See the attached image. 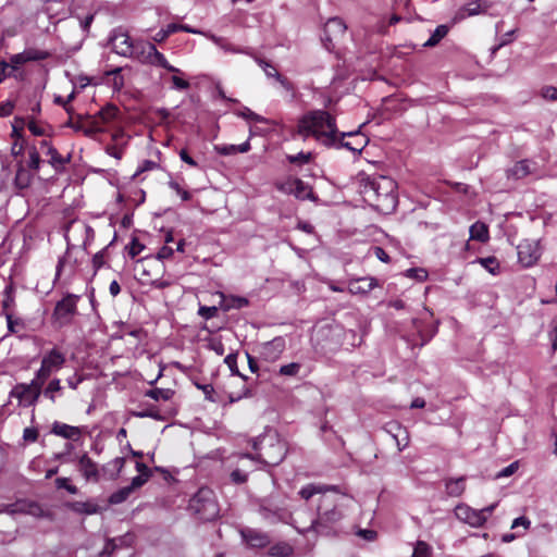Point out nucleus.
<instances>
[{
	"instance_id": "f257e3e1",
	"label": "nucleus",
	"mask_w": 557,
	"mask_h": 557,
	"mask_svg": "<svg viewBox=\"0 0 557 557\" xmlns=\"http://www.w3.org/2000/svg\"><path fill=\"white\" fill-rule=\"evenodd\" d=\"M397 184L383 175L367 176L361 180L359 193L364 202L376 211L388 214L397 207Z\"/></svg>"
},
{
	"instance_id": "f03ea898",
	"label": "nucleus",
	"mask_w": 557,
	"mask_h": 557,
	"mask_svg": "<svg viewBox=\"0 0 557 557\" xmlns=\"http://www.w3.org/2000/svg\"><path fill=\"white\" fill-rule=\"evenodd\" d=\"M297 132L304 138L313 136L325 146L337 143V126L335 117L324 110H311L298 121Z\"/></svg>"
},
{
	"instance_id": "7ed1b4c3",
	"label": "nucleus",
	"mask_w": 557,
	"mask_h": 557,
	"mask_svg": "<svg viewBox=\"0 0 557 557\" xmlns=\"http://www.w3.org/2000/svg\"><path fill=\"white\" fill-rule=\"evenodd\" d=\"M337 491L330 495L321 496L317 518L312 519L307 527H300L298 521L294 520L295 529L301 534L312 531L317 534L329 535L344 517L343 511L339 509Z\"/></svg>"
},
{
	"instance_id": "20e7f679",
	"label": "nucleus",
	"mask_w": 557,
	"mask_h": 557,
	"mask_svg": "<svg viewBox=\"0 0 557 557\" xmlns=\"http://www.w3.org/2000/svg\"><path fill=\"white\" fill-rule=\"evenodd\" d=\"M256 456L245 454L240 459H257L267 466H277L286 456V445L275 435L262 436L253 442Z\"/></svg>"
},
{
	"instance_id": "39448f33",
	"label": "nucleus",
	"mask_w": 557,
	"mask_h": 557,
	"mask_svg": "<svg viewBox=\"0 0 557 557\" xmlns=\"http://www.w3.org/2000/svg\"><path fill=\"white\" fill-rule=\"evenodd\" d=\"M189 509L203 521H211L219 515V505L215 498V494L211 488L201 487L190 498Z\"/></svg>"
},
{
	"instance_id": "423d86ee",
	"label": "nucleus",
	"mask_w": 557,
	"mask_h": 557,
	"mask_svg": "<svg viewBox=\"0 0 557 557\" xmlns=\"http://www.w3.org/2000/svg\"><path fill=\"white\" fill-rule=\"evenodd\" d=\"M79 297L74 294H67L60 301L57 302L52 319L58 327H63L72 323L74 317L77 314V301Z\"/></svg>"
},
{
	"instance_id": "0eeeda50",
	"label": "nucleus",
	"mask_w": 557,
	"mask_h": 557,
	"mask_svg": "<svg viewBox=\"0 0 557 557\" xmlns=\"http://www.w3.org/2000/svg\"><path fill=\"white\" fill-rule=\"evenodd\" d=\"M313 342L317 350L324 355L336 350L341 344L337 330L330 325L320 327L313 336Z\"/></svg>"
},
{
	"instance_id": "6e6552de",
	"label": "nucleus",
	"mask_w": 557,
	"mask_h": 557,
	"mask_svg": "<svg viewBox=\"0 0 557 557\" xmlns=\"http://www.w3.org/2000/svg\"><path fill=\"white\" fill-rule=\"evenodd\" d=\"M135 42L122 27L114 28L109 36V44L113 52L125 58L132 57L134 53Z\"/></svg>"
},
{
	"instance_id": "1a4fd4ad",
	"label": "nucleus",
	"mask_w": 557,
	"mask_h": 557,
	"mask_svg": "<svg viewBox=\"0 0 557 557\" xmlns=\"http://www.w3.org/2000/svg\"><path fill=\"white\" fill-rule=\"evenodd\" d=\"M519 262L525 267H532L541 257L539 242L524 239L517 246Z\"/></svg>"
},
{
	"instance_id": "9d476101",
	"label": "nucleus",
	"mask_w": 557,
	"mask_h": 557,
	"mask_svg": "<svg viewBox=\"0 0 557 557\" xmlns=\"http://www.w3.org/2000/svg\"><path fill=\"white\" fill-rule=\"evenodd\" d=\"M40 394L41 392L32 382L29 384L20 383L12 388L10 397L16 398L21 406L28 407L36 404Z\"/></svg>"
},
{
	"instance_id": "9b49d317",
	"label": "nucleus",
	"mask_w": 557,
	"mask_h": 557,
	"mask_svg": "<svg viewBox=\"0 0 557 557\" xmlns=\"http://www.w3.org/2000/svg\"><path fill=\"white\" fill-rule=\"evenodd\" d=\"M259 513L270 523H276L278 521L286 522L290 517V513L285 508L273 504L270 499L261 502Z\"/></svg>"
},
{
	"instance_id": "f8f14e48",
	"label": "nucleus",
	"mask_w": 557,
	"mask_h": 557,
	"mask_svg": "<svg viewBox=\"0 0 557 557\" xmlns=\"http://www.w3.org/2000/svg\"><path fill=\"white\" fill-rule=\"evenodd\" d=\"M454 513L458 520L474 528L482 527L485 523L483 513L479 509H473L466 504L457 505Z\"/></svg>"
},
{
	"instance_id": "ddd939ff",
	"label": "nucleus",
	"mask_w": 557,
	"mask_h": 557,
	"mask_svg": "<svg viewBox=\"0 0 557 557\" xmlns=\"http://www.w3.org/2000/svg\"><path fill=\"white\" fill-rule=\"evenodd\" d=\"M285 350V339L281 336L261 345L260 356L263 360L274 362Z\"/></svg>"
},
{
	"instance_id": "4468645a",
	"label": "nucleus",
	"mask_w": 557,
	"mask_h": 557,
	"mask_svg": "<svg viewBox=\"0 0 557 557\" xmlns=\"http://www.w3.org/2000/svg\"><path fill=\"white\" fill-rule=\"evenodd\" d=\"M255 60L258 63V65L260 67H262V70L264 71L267 77L275 78V81L277 83H280V85L286 91L294 94V91H295L294 84L287 77L281 75L278 73V71L276 70V67L271 62H269V61H267L264 59H261V58H256Z\"/></svg>"
},
{
	"instance_id": "2eb2a0df",
	"label": "nucleus",
	"mask_w": 557,
	"mask_h": 557,
	"mask_svg": "<svg viewBox=\"0 0 557 557\" xmlns=\"http://www.w3.org/2000/svg\"><path fill=\"white\" fill-rule=\"evenodd\" d=\"M375 286H377L376 278L364 276L349 280L347 289L352 295H367Z\"/></svg>"
},
{
	"instance_id": "dca6fc26",
	"label": "nucleus",
	"mask_w": 557,
	"mask_h": 557,
	"mask_svg": "<svg viewBox=\"0 0 557 557\" xmlns=\"http://www.w3.org/2000/svg\"><path fill=\"white\" fill-rule=\"evenodd\" d=\"M64 363L65 355L58 348L48 350L41 358V366L50 370L52 373L59 371Z\"/></svg>"
},
{
	"instance_id": "f3484780",
	"label": "nucleus",
	"mask_w": 557,
	"mask_h": 557,
	"mask_svg": "<svg viewBox=\"0 0 557 557\" xmlns=\"http://www.w3.org/2000/svg\"><path fill=\"white\" fill-rule=\"evenodd\" d=\"M78 470L86 480H92L95 482L99 480L98 466L86 453L78 459Z\"/></svg>"
},
{
	"instance_id": "a211bd4d",
	"label": "nucleus",
	"mask_w": 557,
	"mask_h": 557,
	"mask_svg": "<svg viewBox=\"0 0 557 557\" xmlns=\"http://www.w3.org/2000/svg\"><path fill=\"white\" fill-rule=\"evenodd\" d=\"M51 432L54 435L61 436L66 440L77 441L82 435V429L78 426L69 425L66 423H62L55 421L52 424Z\"/></svg>"
},
{
	"instance_id": "6ab92c4d",
	"label": "nucleus",
	"mask_w": 557,
	"mask_h": 557,
	"mask_svg": "<svg viewBox=\"0 0 557 557\" xmlns=\"http://www.w3.org/2000/svg\"><path fill=\"white\" fill-rule=\"evenodd\" d=\"M34 174L26 169L23 161H18L16 164V173L14 177V186L20 189H26L33 182Z\"/></svg>"
},
{
	"instance_id": "aec40b11",
	"label": "nucleus",
	"mask_w": 557,
	"mask_h": 557,
	"mask_svg": "<svg viewBox=\"0 0 557 557\" xmlns=\"http://www.w3.org/2000/svg\"><path fill=\"white\" fill-rule=\"evenodd\" d=\"M336 488L337 487L334 485L308 484L299 491V495L301 498L308 500L315 494H321V496H323V495H330L331 493H335Z\"/></svg>"
},
{
	"instance_id": "412c9836",
	"label": "nucleus",
	"mask_w": 557,
	"mask_h": 557,
	"mask_svg": "<svg viewBox=\"0 0 557 557\" xmlns=\"http://www.w3.org/2000/svg\"><path fill=\"white\" fill-rule=\"evenodd\" d=\"M387 432L392 434L399 451H401L404 448H406L408 446V444H409L408 432L400 424H398V423L387 424Z\"/></svg>"
},
{
	"instance_id": "4be33fe9",
	"label": "nucleus",
	"mask_w": 557,
	"mask_h": 557,
	"mask_svg": "<svg viewBox=\"0 0 557 557\" xmlns=\"http://www.w3.org/2000/svg\"><path fill=\"white\" fill-rule=\"evenodd\" d=\"M120 110L113 104H107L95 116L99 120L101 126L114 124L120 121Z\"/></svg>"
},
{
	"instance_id": "5701e85b",
	"label": "nucleus",
	"mask_w": 557,
	"mask_h": 557,
	"mask_svg": "<svg viewBox=\"0 0 557 557\" xmlns=\"http://www.w3.org/2000/svg\"><path fill=\"white\" fill-rule=\"evenodd\" d=\"M243 539L253 547H263L270 543L269 536L255 529H246L242 531Z\"/></svg>"
},
{
	"instance_id": "b1692460",
	"label": "nucleus",
	"mask_w": 557,
	"mask_h": 557,
	"mask_svg": "<svg viewBox=\"0 0 557 557\" xmlns=\"http://www.w3.org/2000/svg\"><path fill=\"white\" fill-rule=\"evenodd\" d=\"M150 47H154V45L145 41H136L134 45V53L131 58L139 61L143 64L150 65V60L152 58V51L150 50Z\"/></svg>"
},
{
	"instance_id": "393cba45",
	"label": "nucleus",
	"mask_w": 557,
	"mask_h": 557,
	"mask_svg": "<svg viewBox=\"0 0 557 557\" xmlns=\"http://www.w3.org/2000/svg\"><path fill=\"white\" fill-rule=\"evenodd\" d=\"M79 132L87 137L94 138L97 134L107 132V128L101 126L97 116L94 115L86 121L79 122Z\"/></svg>"
},
{
	"instance_id": "a878e982",
	"label": "nucleus",
	"mask_w": 557,
	"mask_h": 557,
	"mask_svg": "<svg viewBox=\"0 0 557 557\" xmlns=\"http://www.w3.org/2000/svg\"><path fill=\"white\" fill-rule=\"evenodd\" d=\"M484 10L485 8L482 7L480 0L469 2L457 11L454 21L459 22L461 20H465L466 17L478 15L482 13Z\"/></svg>"
},
{
	"instance_id": "bb28decb",
	"label": "nucleus",
	"mask_w": 557,
	"mask_h": 557,
	"mask_svg": "<svg viewBox=\"0 0 557 557\" xmlns=\"http://www.w3.org/2000/svg\"><path fill=\"white\" fill-rule=\"evenodd\" d=\"M346 25L339 17L330 18L324 25V34L327 40H331L333 37H339L345 34Z\"/></svg>"
},
{
	"instance_id": "cd10ccee",
	"label": "nucleus",
	"mask_w": 557,
	"mask_h": 557,
	"mask_svg": "<svg viewBox=\"0 0 557 557\" xmlns=\"http://www.w3.org/2000/svg\"><path fill=\"white\" fill-rule=\"evenodd\" d=\"M466 490V476H459L457 479L445 480V491L450 497H459Z\"/></svg>"
},
{
	"instance_id": "c85d7f7f",
	"label": "nucleus",
	"mask_w": 557,
	"mask_h": 557,
	"mask_svg": "<svg viewBox=\"0 0 557 557\" xmlns=\"http://www.w3.org/2000/svg\"><path fill=\"white\" fill-rule=\"evenodd\" d=\"M150 50L152 51V58L150 60V65L165 69V70H168L169 72H172V73H182L180 69L171 65L168 62L165 57L161 52L158 51L156 46L154 47H150Z\"/></svg>"
},
{
	"instance_id": "c756f323",
	"label": "nucleus",
	"mask_w": 557,
	"mask_h": 557,
	"mask_svg": "<svg viewBox=\"0 0 557 557\" xmlns=\"http://www.w3.org/2000/svg\"><path fill=\"white\" fill-rule=\"evenodd\" d=\"M529 174H531L529 160L518 161L513 164V166H511L507 171L508 177H512L515 180L523 178V177L528 176Z\"/></svg>"
},
{
	"instance_id": "7c9ffc66",
	"label": "nucleus",
	"mask_w": 557,
	"mask_h": 557,
	"mask_svg": "<svg viewBox=\"0 0 557 557\" xmlns=\"http://www.w3.org/2000/svg\"><path fill=\"white\" fill-rule=\"evenodd\" d=\"M293 184H294V196L296 198L301 199V200H305V199L314 200L315 199L314 194L311 190V188L309 187V185L306 184L305 182H302L300 178H294Z\"/></svg>"
},
{
	"instance_id": "2f4dec72",
	"label": "nucleus",
	"mask_w": 557,
	"mask_h": 557,
	"mask_svg": "<svg viewBox=\"0 0 557 557\" xmlns=\"http://www.w3.org/2000/svg\"><path fill=\"white\" fill-rule=\"evenodd\" d=\"M8 333L15 334L17 337H24V331L26 327L25 321L21 318H15L13 314H7Z\"/></svg>"
},
{
	"instance_id": "473e14b6",
	"label": "nucleus",
	"mask_w": 557,
	"mask_h": 557,
	"mask_svg": "<svg viewBox=\"0 0 557 557\" xmlns=\"http://www.w3.org/2000/svg\"><path fill=\"white\" fill-rule=\"evenodd\" d=\"M470 238L481 243L487 242L490 238L487 225L480 221L472 224L470 226Z\"/></svg>"
},
{
	"instance_id": "72a5a7b5",
	"label": "nucleus",
	"mask_w": 557,
	"mask_h": 557,
	"mask_svg": "<svg viewBox=\"0 0 557 557\" xmlns=\"http://www.w3.org/2000/svg\"><path fill=\"white\" fill-rule=\"evenodd\" d=\"M67 507L77 513L94 515L99 511V506L92 502H72Z\"/></svg>"
},
{
	"instance_id": "f704fd0d",
	"label": "nucleus",
	"mask_w": 557,
	"mask_h": 557,
	"mask_svg": "<svg viewBox=\"0 0 557 557\" xmlns=\"http://www.w3.org/2000/svg\"><path fill=\"white\" fill-rule=\"evenodd\" d=\"M15 306L14 288L12 285H8L3 292L2 299V313L7 318V314H13L12 308Z\"/></svg>"
},
{
	"instance_id": "c9c22d12",
	"label": "nucleus",
	"mask_w": 557,
	"mask_h": 557,
	"mask_svg": "<svg viewBox=\"0 0 557 557\" xmlns=\"http://www.w3.org/2000/svg\"><path fill=\"white\" fill-rule=\"evenodd\" d=\"M45 153L46 156L50 157L48 162L55 170V172H63V157L58 152V150L53 146H49Z\"/></svg>"
},
{
	"instance_id": "e433bc0d",
	"label": "nucleus",
	"mask_w": 557,
	"mask_h": 557,
	"mask_svg": "<svg viewBox=\"0 0 557 557\" xmlns=\"http://www.w3.org/2000/svg\"><path fill=\"white\" fill-rule=\"evenodd\" d=\"M153 400H169L173 397L174 391L170 388H151L145 394Z\"/></svg>"
},
{
	"instance_id": "4c0bfd02",
	"label": "nucleus",
	"mask_w": 557,
	"mask_h": 557,
	"mask_svg": "<svg viewBox=\"0 0 557 557\" xmlns=\"http://www.w3.org/2000/svg\"><path fill=\"white\" fill-rule=\"evenodd\" d=\"M448 33V27L446 25H438L431 37L424 42V47H434L436 46Z\"/></svg>"
},
{
	"instance_id": "58836bf2",
	"label": "nucleus",
	"mask_w": 557,
	"mask_h": 557,
	"mask_svg": "<svg viewBox=\"0 0 557 557\" xmlns=\"http://www.w3.org/2000/svg\"><path fill=\"white\" fill-rule=\"evenodd\" d=\"M111 139L113 141L112 145H116V146L125 148L128 144L129 136L125 134L123 128H121L120 126H115V124H114L113 131L111 134Z\"/></svg>"
},
{
	"instance_id": "ea45409f",
	"label": "nucleus",
	"mask_w": 557,
	"mask_h": 557,
	"mask_svg": "<svg viewBox=\"0 0 557 557\" xmlns=\"http://www.w3.org/2000/svg\"><path fill=\"white\" fill-rule=\"evenodd\" d=\"M293 554V548L287 543H278L270 547L269 555L272 557H288Z\"/></svg>"
},
{
	"instance_id": "a19ab883",
	"label": "nucleus",
	"mask_w": 557,
	"mask_h": 557,
	"mask_svg": "<svg viewBox=\"0 0 557 557\" xmlns=\"http://www.w3.org/2000/svg\"><path fill=\"white\" fill-rule=\"evenodd\" d=\"M62 389V386H61V381L59 379H53L49 382V384L47 385V387L44 389V392L41 391V393L44 394V396L48 399H50L52 403L55 401L57 399V393L60 392Z\"/></svg>"
},
{
	"instance_id": "79ce46f5",
	"label": "nucleus",
	"mask_w": 557,
	"mask_h": 557,
	"mask_svg": "<svg viewBox=\"0 0 557 557\" xmlns=\"http://www.w3.org/2000/svg\"><path fill=\"white\" fill-rule=\"evenodd\" d=\"M236 114L239 117H243L247 121H253L256 123H267V124L270 123V120H268L267 117H264L262 115L255 113L247 107H244L242 110L237 111Z\"/></svg>"
},
{
	"instance_id": "37998d69",
	"label": "nucleus",
	"mask_w": 557,
	"mask_h": 557,
	"mask_svg": "<svg viewBox=\"0 0 557 557\" xmlns=\"http://www.w3.org/2000/svg\"><path fill=\"white\" fill-rule=\"evenodd\" d=\"M132 493L133 491L128 485L124 486L110 495L109 503L112 505L122 504L129 497Z\"/></svg>"
},
{
	"instance_id": "c03bdc74",
	"label": "nucleus",
	"mask_w": 557,
	"mask_h": 557,
	"mask_svg": "<svg viewBox=\"0 0 557 557\" xmlns=\"http://www.w3.org/2000/svg\"><path fill=\"white\" fill-rule=\"evenodd\" d=\"M51 374L52 372L50 370L40 364V368L36 372L35 377L32 380L33 385L41 392L45 382Z\"/></svg>"
},
{
	"instance_id": "a18cd8bd",
	"label": "nucleus",
	"mask_w": 557,
	"mask_h": 557,
	"mask_svg": "<svg viewBox=\"0 0 557 557\" xmlns=\"http://www.w3.org/2000/svg\"><path fill=\"white\" fill-rule=\"evenodd\" d=\"M476 262L493 275L499 272V262L495 257L479 258Z\"/></svg>"
},
{
	"instance_id": "49530a36",
	"label": "nucleus",
	"mask_w": 557,
	"mask_h": 557,
	"mask_svg": "<svg viewBox=\"0 0 557 557\" xmlns=\"http://www.w3.org/2000/svg\"><path fill=\"white\" fill-rule=\"evenodd\" d=\"M124 465H125V458L116 457L111 462H109L103 469H104V471H111L110 478L115 479L122 471Z\"/></svg>"
},
{
	"instance_id": "de8ad7c7",
	"label": "nucleus",
	"mask_w": 557,
	"mask_h": 557,
	"mask_svg": "<svg viewBox=\"0 0 557 557\" xmlns=\"http://www.w3.org/2000/svg\"><path fill=\"white\" fill-rule=\"evenodd\" d=\"M249 305V301L245 297L240 296H230L225 298V310L231 309H242L244 307H247Z\"/></svg>"
},
{
	"instance_id": "09e8293b",
	"label": "nucleus",
	"mask_w": 557,
	"mask_h": 557,
	"mask_svg": "<svg viewBox=\"0 0 557 557\" xmlns=\"http://www.w3.org/2000/svg\"><path fill=\"white\" fill-rule=\"evenodd\" d=\"M28 157H29V159H28L27 163L25 164V166L33 174H35L36 172H38L40 163H41L40 156H39L38 151L36 150V148H32L28 151Z\"/></svg>"
},
{
	"instance_id": "8fccbe9b",
	"label": "nucleus",
	"mask_w": 557,
	"mask_h": 557,
	"mask_svg": "<svg viewBox=\"0 0 557 557\" xmlns=\"http://www.w3.org/2000/svg\"><path fill=\"white\" fill-rule=\"evenodd\" d=\"M195 385L198 389L202 391L206 400H209L211 403L220 401V398L211 384L195 383Z\"/></svg>"
},
{
	"instance_id": "3c124183",
	"label": "nucleus",
	"mask_w": 557,
	"mask_h": 557,
	"mask_svg": "<svg viewBox=\"0 0 557 557\" xmlns=\"http://www.w3.org/2000/svg\"><path fill=\"white\" fill-rule=\"evenodd\" d=\"M24 51H25V57H26L28 62H30V61H42V60H46V59H48L50 57V53L48 51L38 50V49H35V48H29V49H26Z\"/></svg>"
},
{
	"instance_id": "603ef678",
	"label": "nucleus",
	"mask_w": 557,
	"mask_h": 557,
	"mask_svg": "<svg viewBox=\"0 0 557 557\" xmlns=\"http://www.w3.org/2000/svg\"><path fill=\"white\" fill-rule=\"evenodd\" d=\"M178 32L177 24H169L165 28L160 29L153 37L156 42H163L170 35Z\"/></svg>"
},
{
	"instance_id": "864d4df0",
	"label": "nucleus",
	"mask_w": 557,
	"mask_h": 557,
	"mask_svg": "<svg viewBox=\"0 0 557 557\" xmlns=\"http://www.w3.org/2000/svg\"><path fill=\"white\" fill-rule=\"evenodd\" d=\"M65 239H66V242H67V249H66V251H65L64 256H63V257H61V258L59 259V261H58V264H57V277H59V276H60V274H61V272H62L63 268L65 267V263H66V262L70 260V258H71V251H72V249H74V248H75V245H73V244H71V243H70V236H69V235H65Z\"/></svg>"
},
{
	"instance_id": "5fc2aeb1",
	"label": "nucleus",
	"mask_w": 557,
	"mask_h": 557,
	"mask_svg": "<svg viewBox=\"0 0 557 557\" xmlns=\"http://www.w3.org/2000/svg\"><path fill=\"white\" fill-rule=\"evenodd\" d=\"M431 556H432L431 546L423 541H418L413 548V553H412L411 557H431Z\"/></svg>"
},
{
	"instance_id": "6e6d98bb",
	"label": "nucleus",
	"mask_w": 557,
	"mask_h": 557,
	"mask_svg": "<svg viewBox=\"0 0 557 557\" xmlns=\"http://www.w3.org/2000/svg\"><path fill=\"white\" fill-rule=\"evenodd\" d=\"M225 364L228 367L231 373L233 375H237L244 380H247L245 375H243L237 367V354H228L224 359Z\"/></svg>"
},
{
	"instance_id": "4d7b16f0",
	"label": "nucleus",
	"mask_w": 557,
	"mask_h": 557,
	"mask_svg": "<svg viewBox=\"0 0 557 557\" xmlns=\"http://www.w3.org/2000/svg\"><path fill=\"white\" fill-rule=\"evenodd\" d=\"M301 366L298 362H292L288 364H284L280 368L278 373L285 376H296L300 370Z\"/></svg>"
},
{
	"instance_id": "13d9d810",
	"label": "nucleus",
	"mask_w": 557,
	"mask_h": 557,
	"mask_svg": "<svg viewBox=\"0 0 557 557\" xmlns=\"http://www.w3.org/2000/svg\"><path fill=\"white\" fill-rule=\"evenodd\" d=\"M312 158L311 152H299L294 156H287V160L293 164H307Z\"/></svg>"
},
{
	"instance_id": "bf43d9fd",
	"label": "nucleus",
	"mask_w": 557,
	"mask_h": 557,
	"mask_svg": "<svg viewBox=\"0 0 557 557\" xmlns=\"http://www.w3.org/2000/svg\"><path fill=\"white\" fill-rule=\"evenodd\" d=\"M198 314L205 320H209L218 314V308L215 306H200L198 309Z\"/></svg>"
},
{
	"instance_id": "052dcab7",
	"label": "nucleus",
	"mask_w": 557,
	"mask_h": 557,
	"mask_svg": "<svg viewBox=\"0 0 557 557\" xmlns=\"http://www.w3.org/2000/svg\"><path fill=\"white\" fill-rule=\"evenodd\" d=\"M134 416L139 417V418H152L156 420L161 419V416H160L158 409L153 406L147 408L146 410L135 412Z\"/></svg>"
},
{
	"instance_id": "680f3d73",
	"label": "nucleus",
	"mask_w": 557,
	"mask_h": 557,
	"mask_svg": "<svg viewBox=\"0 0 557 557\" xmlns=\"http://www.w3.org/2000/svg\"><path fill=\"white\" fill-rule=\"evenodd\" d=\"M67 478H58L55 480V485L58 488H65L70 494H76L78 492L75 485L69 483Z\"/></svg>"
},
{
	"instance_id": "e2e57ef3",
	"label": "nucleus",
	"mask_w": 557,
	"mask_h": 557,
	"mask_svg": "<svg viewBox=\"0 0 557 557\" xmlns=\"http://www.w3.org/2000/svg\"><path fill=\"white\" fill-rule=\"evenodd\" d=\"M144 248L145 246L137 238H133L128 245V255L132 258H135L143 251Z\"/></svg>"
},
{
	"instance_id": "0e129e2a",
	"label": "nucleus",
	"mask_w": 557,
	"mask_h": 557,
	"mask_svg": "<svg viewBox=\"0 0 557 557\" xmlns=\"http://www.w3.org/2000/svg\"><path fill=\"white\" fill-rule=\"evenodd\" d=\"M39 433L36 428H25L23 431V440L26 443H35L38 440Z\"/></svg>"
},
{
	"instance_id": "69168bd1",
	"label": "nucleus",
	"mask_w": 557,
	"mask_h": 557,
	"mask_svg": "<svg viewBox=\"0 0 557 557\" xmlns=\"http://www.w3.org/2000/svg\"><path fill=\"white\" fill-rule=\"evenodd\" d=\"M150 476L148 474H138L132 479L131 484L128 485L131 490L134 492L135 490L141 487Z\"/></svg>"
},
{
	"instance_id": "338daca9",
	"label": "nucleus",
	"mask_w": 557,
	"mask_h": 557,
	"mask_svg": "<svg viewBox=\"0 0 557 557\" xmlns=\"http://www.w3.org/2000/svg\"><path fill=\"white\" fill-rule=\"evenodd\" d=\"M208 347L209 349L213 350L218 356H222L225 352L223 343L216 338L210 339Z\"/></svg>"
},
{
	"instance_id": "774afa93",
	"label": "nucleus",
	"mask_w": 557,
	"mask_h": 557,
	"mask_svg": "<svg viewBox=\"0 0 557 557\" xmlns=\"http://www.w3.org/2000/svg\"><path fill=\"white\" fill-rule=\"evenodd\" d=\"M542 96L545 99L555 101L557 100V88L554 86H546L542 89Z\"/></svg>"
}]
</instances>
